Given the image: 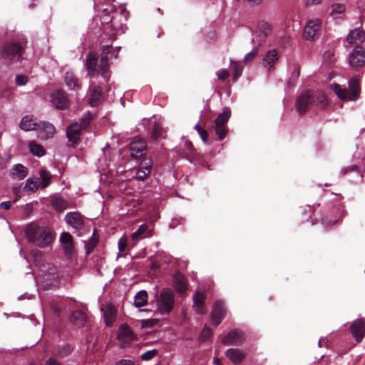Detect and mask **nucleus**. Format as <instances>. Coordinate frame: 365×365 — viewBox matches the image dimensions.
<instances>
[{
    "mask_svg": "<svg viewBox=\"0 0 365 365\" xmlns=\"http://www.w3.org/2000/svg\"><path fill=\"white\" fill-rule=\"evenodd\" d=\"M328 104V98L323 92L308 90L297 97L295 105L299 115H303L312 107L324 110Z\"/></svg>",
    "mask_w": 365,
    "mask_h": 365,
    "instance_id": "1",
    "label": "nucleus"
},
{
    "mask_svg": "<svg viewBox=\"0 0 365 365\" xmlns=\"http://www.w3.org/2000/svg\"><path fill=\"white\" fill-rule=\"evenodd\" d=\"M26 236L29 242L44 248L49 246L53 240V235L49 227L40 226L31 222L26 227Z\"/></svg>",
    "mask_w": 365,
    "mask_h": 365,
    "instance_id": "2",
    "label": "nucleus"
},
{
    "mask_svg": "<svg viewBox=\"0 0 365 365\" xmlns=\"http://www.w3.org/2000/svg\"><path fill=\"white\" fill-rule=\"evenodd\" d=\"M26 43L24 38L5 41L1 47V58L9 63L20 61Z\"/></svg>",
    "mask_w": 365,
    "mask_h": 365,
    "instance_id": "3",
    "label": "nucleus"
},
{
    "mask_svg": "<svg viewBox=\"0 0 365 365\" xmlns=\"http://www.w3.org/2000/svg\"><path fill=\"white\" fill-rule=\"evenodd\" d=\"M331 88L334 93L342 101H355L359 98L361 93L360 81L356 76L349 81V91L341 88L337 83H334Z\"/></svg>",
    "mask_w": 365,
    "mask_h": 365,
    "instance_id": "4",
    "label": "nucleus"
},
{
    "mask_svg": "<svg viewBox=\"0 0 365 365\" xmlns=\"http://www.w3.org/2000/svg\"><path fill=\"white\" fill-rule=\"evenodd\" d=\"M175 304V294L170 288H163L157 297V307L158 311L164 314H170Z\"/></svg>",
    "mask_w": 365,
    "mask_h": 365,
    "instance_id": "5",
    "label": "nucleus"
},
{
    "mask_svg": "<svg viewBox=\"0 0 365 365\" xmlns=\"http://www.w3.org/2000/svg\"><path fill=\"white\" fill-rule=\"evenodd\" d=\"M35 263L39 267L38 276L46 282L47 284H51L58 278L57 268L51 263L43 262L36 256L35 257Z\"/></svg>",
    "mask_w": 365,
    "mask_h": 365,
    "instance_id": "6",
    "label": "nucleus"
},
{
    "mask_svg": "<svg viewBox=\"0 0 365 365\" xmlns=\"http://www.w3.org/2000/svg\"><path fill=\"white\" fill-rule=\"evenodd\" d=\"M231 116V110L228 107H225L222 112L218 115L214 121L212 127L220 140H223L228 132L227 123Z\"/></svg>",
    "mask_w": 365,
    "mask_h": 365,
    "instance_id": "7",
    "label": "nucleus"
},
{
    "mask_svg": "<svg viewBox=\"0 0 365 365\" xmlns=\"http://www.w3.org/2000/svg\"><path fill=\"white\" fill-rule=\"evenodd\" d=\"M344 205L341 202L334 205L331 210L324 213L322 216V224L328 227L335 225L345 215Z\"/></svg>",
    "mask_w": 365,
    "mask_h": 365,
    "instance_id": "8",
    "label": "nucleus"
},
{
    "mask_svg": "<svg viewBox=\"0 0 365 365\" xmlns=\"http://www.w3.org/2000/svg\"><path fill=\"white\" fill-rule=\"evenodd\" d=\"M117 339L120 342V347L126 349L130 347L133 342L137 339L136 334L126 324L120 325L118 330Z\"/></svg>",
    "mask_w": 365,
    "mask_h": 365,
    "instance_id": "9",
    "label": "nucleus"
},
{
    "mask_svg": "<svg viewBox=\"0 0 365 365\" xmlns=\"http://www.w3.org/2000/svg\"><path fill=\"white\" fill-rule=\"evenodd\" d=\"M322 21L319 19L309 20L303 32V38L307 41H313L319 36Z\"/></svg>",
    "mask_w": 365,
    "mask_h": 365,
    "instance_id": "10",
    "label": "nucleus"
},
{
    "mask_svg": "<svg viewBox=\"0 0 365 365\" xmlns=\"http://www.w3.org/2000/svg\"><path fill=\"white\" fill-rule=\"evenodd\" d=\"M245 340L244 332L239 329H233L222 339V343L226 346H240Z\"/></svg>",
    "mask_w": 365,
    "mask_h": 365,
    "instance_id": "11",
    "label": "nucleus"
},
{
    "mask_svg": "<svg viewBox=\"0 0 365 365\" xmlns=\"http://www.w3.org/2000/svg\"><path fill=\"white\" fill-rule=\"evenodd\" d=\"M227 314V308L222 300H217L215 302L211 312L212 323L217 327L222 322Z\"/></svg>",
    "mask_w": 365,
    "mask_h": 365,
    "instance_id": "12",
    "label": "nucleus"
},
{
    "mask_svg": "<svg viewBox=\"0 0 365 365\" xmlns=\"http://www.w3.org/2000/svg\"><path fill=\"white\" fill-rule=\"evenodd\" d=\"M112 46L111 45H106L102 47V54L99 64V72L102 77L106 81H108L110 75H109V60L108 55L110 52Z\"/></svg>",
    "mask_w": 365,
    "mask_h": 365,
    "instance_id": "13",
    "label": "nucleus"
},
{
    "mask_svg": "<svg viewBox=\"0 0 365 365\" xmlns=\"http://www.w3.org/2000/svg\"><path fill=\"white\" fill-rule=\"evenodd\" d=\"M65 220L68 225L76 230H82L84 227L85 217L78 212H68Z\"/></svg>",
    "mask_w": 365,
    "mask_h": 365,
    "instance_id": "14",
    "label": "nucleus"
},
{
    "mask_svg": "<svg viewBox=\"0 0 365 365\" xmlns=\"http://www.w3.org/2000/svg\"><path fill=\"white\" fill-rule=\"evenodd\" d=\"M130 151L133 158H140L147 152V144L142 139H134L130 144Z\"/></svg>",
    "mask_w": 365,
    "mask_h": 365,
    "instance_id": "15",
    "label": "nucleus"
},
{
    "mask_svg": "<svg viewBox=\"0 0 365 365\" xmlns=\"http://www.w3.org/2000/svg\"><path fill=\"white\" fill-rule=\"evenodd\" d=\"M82 130L78 122H73L66 128V137L71 145L74 147L78 143L81 139Z\"/></svg>",
    "mask_w": 365,
    "mask_h": 365,
    "instance_id": "16",
    "label": "nucleus"
},
{
    "mask_svg": "<svg viewBox=\"0 0 365 365\" xmlns=\"http://www.w3.org/2000/svg\"><path fill=\"white\" fill-rule=\"evenodd\" d=\"M38 125V138L41 140L51 138L56 133V128L51 123L39 121Z\"/></svg>",
    "mask_w": 365,
    "mask_h": 365,
    "instance_id": "17",
    "label": "nucleus"
},
{
    "mask_svg": "<svg viewBox=\"0 0 365 365\" xmlns=\"http://www.w3.org/2000/svg\"><path fill=\"white\" fill-rule=\"evenodd\" d=\"M51 102L56 108L60 110H64L69 106L67 95L63 90L56 91L52 94Z\"/></svg>",
    "mask_w": 365,
    "mask_h": 365,
    "instance_id": "18",
    "label": "nucleus"
},
{
    "mask_svg": "<svg viewBox=\"0 0 365 365\" xmlns=\"http://www.w3.org/2000/svg\"><path fill=\"white\" fill-rule=\"evenodd\" d=\"M351 332L356 342H361L365 336V322L359 319L353 322L351 325Z\"/></svg>",
    "mask_w": 365,
    "mask_h": 365,
    "instance_id": "19",
    "label": "nucleus"
},
{
    "mask_svg": "<svg viewBox=\"0 0 365 365\" xmlns=\"http://www.w3.org/2000/svg\"><path fill=\"white\" fill-rule=\"evenodd\" d=\"M98 61V55L96 52H90L86 58V67L88 71L89 76L93 77L94 74L99 72V66L97 68V63Z\"/></svg>",
    "mask_w": 365,
    "mask_h": 365,
    "instance_id": "20",
    "label": "nucleus"
},
{
    "mask_svg": "<svg viewBox=\"0 0 365 365\" xmlns=\"http://www.w3.org/2000/svg\"><path fill=\"white\" fill-rule=\"evenodd\" d=\"M173 284L175 291L180 294H184L188 287L187 278L180 272H177L173 275Z\"/></svg>",
    "mask_w": 365,
    "mask_h": 365,
    "instance_id": "21",
    "label": "nucleus"
},
{
    "mask_svg": "<svg viewBox=\"0 0 365 365\" xmlns=\"http://www.w3.org/2000/svg\"><path fill=\"white\" fill-rule=\"evenodd\" d=\"M349 62L352 66L360 67L365 63V51L356 46L349 56Z\"/></svg>",
    "mask_w": 365,
    "mask_h": 365,
    "instance_id": "22",
    "label": "nucleus"
},
{
    "mask_svg": "<svg viewBox=\"0 0 365 365\" xmlns=\"http://www.w3.org/2000/svg\"><path fill=\"white\" fill-rule=\"evenodd\" d=\"M206 299V296L204 293L200 292L199 291H196L193 296V307L195 309V312L199 314H205L206 313L205 306V300Z\"/></svg>",
    "mask_w": 365,
    "mask_h": 365,
    "instance_id": "23",
    "label": "nucleus"
},
{
    "mask_svg": "<svg viewBox=\"0 0 365 365\" xmlns=\"http://www.w3.org/2000/svg\"><path fill=\"white\" fill-rule=\"evenodd\" d=\"M225 356L235 364H240L245 358V353L239 349L230 348L225 352Z\"/></svg>",
    "mask_w": 365,
    "mask_h": 365,
    "instance_id": "24",
    "label": "nucleus"
},
{
    "mask_svg": "<svg viewBox=\"0 0 365 365\" xmlns=\"http://www.w3.org/2000/svg\"><path fill=\"white\" fill-rule=\"evenodd\" d=\"M66 255H71L74 250V243L72 235L68 232H63L60 237Z\"/></svg>",
    "mask_w": 365,
    "mask_h": 365,
    "instance_id": "25",
    "label": "nucleus"
},
{
    "mask_svg": "<svg viewBox=\"0 0 365 365\" xmlns=\"http://www.w3.org/2000/svg\"><path fill=\"white\" fill-rule=\"evenodd\" d=\"M183 153L186 158L191 162L195 163L200 159L199 155L195 150L192 143L190 140H187L184 145Z\"/></svg>",
    "mask_w": 365,
    "mask_h": 365,
    "instance_id": "26",
    "label": "nucleus"
},
{
    "mask_svg": "<svg viewBox=\"0 0 365 365\" xmlns=\"http://www.w3.org/2000/svg\"><path fill=\"white\" fill-rule=\"evenodd\" d=\"M71 322L76 326L81 327L89 320L86 312L81 310H76L72 313Z\"/></svg>",
    "mask_w": 365,
    "mask_h": 365,
    "instance_id": "27",
    "label": "nucleus"
},
{
    "mask_svg": "<svg viewBox=\"0 0 365 365\" xmlns=\"http://www.w3.org/2000/svg\"><path fill=\"white\" fill-rule=\"evenodd\" d=\"M364 39L365 32L358 29L351 31L346 37V41L350 44L361 43L364 41Z\"/></svg>",
    "mask_w": 365,
    "mask_h": 365,
    "instance_id": "28",
    "label": "nucleus"
},
{
    "mask_svg": "<svg viewBox=\"0 0 365 365\" xmlns=\"http://www.w3.org/2000/svg\"><path fill=\"white\" fill-rule=\"evenodd\" d=\"M38 123L36 118L26 115L21 119L19 127L26 131L36 130H38Z\"/></svg>",
    "mask_w": 365,
    "mask_h": 365,
    "instance_id": "29",
    "label": "nucleus"
},
{
    "mask_svg": "<svg viewBox=\"0 0 365 365\" xmlns=\"http://www.w3.org/2000/svg\"><path fill=\"white\" fill-rule=\"evenodd\" d=\"M28 175V169L22 164H16L14 166L11 171V176L13 179L23 180Z\"/></svg>",
    "mask_w": 365,
    "mask_h": 365,
    "instance_id": "30",
    "label": "nucleus"
},
{
    "mask_svg": "<svg viewBox=\"0 0 365 365\" xmlns=\"http://www.w3.org/2000/svg\"><path fill=\"white\" fill-rule=\"evenodd\" d=\"M64 80L66 86L71 89H79L81 88V83L79 79L73 72H66L65 74Z\"/></svg>",
    "mask_w": 365,
    "mask_h": 365,
    "instance_id": "31",
    "label": "nucleus"
},
{
    "mask_svg": "<svg viewBox=\"0 0 365 365\" xmlns=\"http://www.w3.org/2000/svg\"><path fill=\"white\" fill-rule=\"evenodd\" d=\"M102 97V88L99 86H95L91 89V96L89 98V103L91 106H98Z\"/></svg>",
    "mask_w": 365,
    "mask_h": 365,
    "instance_id": "32",
    "label": "nucleus"
},
{
    "mask_svg": "<svg viewBox=\"0 0 365 365\" xmlns=\"http://www.w3.org/2000/svg\"><path fill=\"white\" fill-rule=\"evenodd\" d=\"M52 207L58 212H61L68 207V202L62 197H55L51 200Z\"/></svg>",
    "mask_w": 365,
    "mask_h": 365,
    "instance_id": "33",
    "label": "nucleus"
},
{
    "mask_svg": "<svg viewBox=\"0 0 365 365\" xmlns=\"http://www.w3.org/2000/svg\"><path fill=\"white\" fill-rule=\"evenodd\" d=\"M116 318V311L114 307L109 305L104 311V321L108 327H111Z\"/></svg>",
    "mask_w": 365,
    "mask_h": 365,
    "instance_id": "34",
    "label": "nucleus"
},
{
    "mask_svg": "<svg viewBox=\"0 0 365 365\" xmlns=\"http://www.w3.org/2000/svg\"><path fill=\"white\" fill-rule=\"evenodd\" d=\"M165 130L161 125L158 123H155L152 129L150 137L153 140L158 141L160 139L165 138Z\"/></svg>",
    "mask_w": 365,
    "mask_h": 365,
    "instance_id": "35",
    "label": "nucleus"
},
{
    "mask_svg": "<svg viewBox=\"0 0 365 365\" xmlns=\"http://www.w3.org/2000/svg\"><path fill=\"white\" fill-rule=\"evenodd\" d=\"M148 295L146 291L138 292L134 299V304L136 307H141L147 304Z\"/></svg>",
    "mask_w": 365,
    "mask_h": 365,
    "instance_id": "36",
    "label": "nucleus"
},
{
    "mask_svg": "<svg viewBox=\"0 0 365 365\" xmlns=\"http://www.w3.org/2000/svg\"><path fill=\"white\" fill-rule=\"evenodd\" d=\"M277 60L278 53L275 49L267 52L266 55L263 58V62L265 63L264 66H269L270 68L273 66L274 63Z\"/></svg>",
    "mask_w": 365,
    "mask_h": 365,
    "instance_id": "37",
    "label": "nucleus"
},
{
    "mask_svg": "<svg viewBox=\"0 0 365 365\" xmlns=\"http://www.w3.org/2000/svg\"><path fill=\"white\" fill-rule=\"evenodd\" d=\"M29 148L30 152L38 157H42L46 154V150L43 146L35 141H30L29 143Z\"/></svg>",
    "mask_w": 365,
    "mask_h": 365,
    "instance_id": "38",
    "label": "nucleus"
},
{
    "mask_svg": "<svg viewBox=\"0 0 365 365\" xmlns=\"http://www.w3.org/2000/svg\"><path fill=\"white\" fill-rule=\"evenodd\" d=\"M257 28L260 33L259 37L261 38V39L266 38L272 30L271 25L269 23L264 21H262L258 23Z\"/></svg>",
    "mask_w": 365,
    "mask_h": 365,
    "instance_id": "39",
    "label": "nucleus"
},
{
    "mask_svg": "<svg viewBox=\"0 0 365 365\" xmlns=\"http://www.w3.org/2000/svg\"><path fill=\"white\" fill-rule=\"evenodd\" d=\"M39 186V178H30L26 180V183L24 189L25 191H31L32 192H35L38 190Z\"/></svg>",
    "mask_w": 365,
    "mask_h": 365,
    "instance_id": "40",
    "label": "nucleus"
},
{
    "mask_svg": "<svg viewBox=\"0 0 365 365\" xmlns=\"http://www.w3.org/2000/svg\"><path fill=\"white\" fill-rule=\"evenodd\" d=\"M93 120V115L90 112H87L84 113L82 117L81 118L78 125H81V129L82 130H87L92 122Z\"/></svg>",
    "mask_w": 365,
    "mask_h": 365,
    "instance_id": "41",
    "label": "nucleus"
},
{
    "mask_svg": "<svg viewBox=\"0 0 365 365\" xmlns=\"http://www.w3.org/2000/svg\"><path fill=\"white\" fill-rule=\"evenodd\" d=\"M40 178L41 180V188H46L49 186L51 182V175L49 171L46 170H41Z\"/></svg>",
    "mask_w": 365,
    "mask_h": 365,
    "instance_id": "42",
    "label": "nucleus"
},
{
    "mask_svg": "<svg viewBox=\"0 0 365 365\" xmlns=\"http://www.w3.org/2000/svg\"><path fill=\"white\" fill-rule=\"evenodd\" d=\"M98 242V237L96 233V231L95 230L93 233L92 237H91V239L88 241V242L86 245L87 255L90 254L93 251L94 247H96Z\"/></svg>",
    "mask_w": 365,
    "mask_h": 365,
    "instance_id": "43",
    "label": "nucleus"
},
{
    "mask_svg": "<svg viewBox=\"0 0 365 365\" xmlns=\"http://www.w3.org/2000/svg\"><path fill=\"white\" fill-rule=\"evenodd\" d=\"M73 349L70 344H64L60 346L56 349V353L58 356L64 358L71 354Z\"/></svg>",
    "mask_w": 365,
    "mask_h": 365,
    "instance_id": "44",
    "label": "nucleus"
},
{
    "mask_svg": "<svg viewBox=\"0 0 365 365\" xmlns=\"http://www.w3.org/2000/svg\"><path fill=\"white\" fill-rule=\"evenodd\" d=\"M300 74V67L298 65H294V68L292 73L287 83L289 86H293Z\"/></svg>",
    "mask_w": 365,
    "mask_h": 365,
    "instance_id": "45",
    "label": "nucleus"
},
{
    "mask_svg": "<svg viewBox=\"0 0 365 365\" xmlns=\"http://www.w3.org/2000/svg\"><path fill=\"white\" fill-rule=\"evenodd\" d=\"M232 69L234 71L233 81H237L242 73L243 67L240 62L232 61Z\"/></svg>",
    "mask_w": 365,
    "mask_h": 365,
    "instance_id": "46",
    "label": "nucleus"
},
{
    "mask_svg": "<svg viewBox=\"0 0 365 365\" xmlns=\"http://www.w3.org/2000/svg\"><path fill=\"white\" fill-rule=\"evenodd\" d=\"M158 354V351L155 349L149 350L146 352L143 353L140 358L143 361H150L154 359Z\"/></svg>",
    "mask_w": 365,
    "mask_h": 365,
    "instance_id": "47",
    "label": "nucleus"
},
{
    "mask_svg": "<svg viewBox=\"0 0 365 365\" xmlns=\"http://www.w3.org/2000/svg\"><path fill=\"white\" fill-rule=\"evenodd\" d=\"M148 225L143 224L141 225L138 229L132 235V239L138 240V239L143 238L142 235L147 231Z\"/></svg>",
    "mask_w": 365,
    "mask_h": 365,
    "instance_id": "48",
    "label": "nucleus"
},
{
    "mask_svg": "<svg viewBox=\"0 0 365 365\" xmlns=\"http://www.w3.org/2000/svg\"><path fill=\"white\" fill-rule=\"evenodd\" d=\"M258 53H259V46H256L252 50V51H250L246 54L245 59H244V63L245 64H248L258 55Z\"/></svg>",
    "mask_w": 365,
    "mask_h": 365,
    "instance_id": "49",
    "label": "nucleus"
},
{
    "mask_svg": "<svg viewBox=\"0 0 365 365\" xmlns=\"http://www.w3.org/2000/svg\"><path fill=\"white\" fill-rule=\"evenodd\" d=\"M195 129L197 131L198 134L200 135L202 140L207 144L208 143V133L207 130L203 129L200 125L197 124L195 126Z\"/></svg>",
    "mask_w": 365,
    "mask_h": 365,
    "instance_id": "50",
    "label": "nucleus"
},
{
    "mask_svg": "<svg viewBox=\"0 0 365 365\" xmlns=\"http://www.w3.org/2000/svg\"><path fill=\"white\" fill-rule=\"evenodd\" d=\"M212 334V332L211 329L208 327H205L200 333V338L201 341H205L211 337Z\"/></svg>",
    "mask_w": 365,
    "mask_h": 365,
    "instance_id": "51",
    "label": "nucleus"
},
{
    "mask_svg": "<svg viewBox=\"0 0 365 365\" xmlns=\"http://www.w3.org/2000/svg\"><path fill=\"white\" fill-rule=\"evenodd\" d=\"M139 168L143 169L144 170H149L150 172L152 168L151 158H144L140 163Z\"/></svg>",
    "mask_w": 365,
    "mask_h": 365,
    "instance_id": "52",
    "label": "nucleus"
},
{
    "mask_svg": "<svg viewBox=\"0 0 365 365\" xmlns=\"http://www.w3.org/2000/svg\"><path fill=\"white\" fill-rule=\"evenodd\" d=\"M159 320L157 319H145L141 322V326L143 328H151L155 327Z\"/></svg>",
    "mask_w": 365,
    "mask_h": 365,
    "instance_id": "53",
    "label": "nucleus"
},
{
    "mask_svg": "<svg viewBox=\"0 0 365 365\" xmlns=\"http://www.w3.org/2000/svg\"><path fill=\"white\" fill-rule=\"evenodd\" d=\"M115 18V16L113 15H107V14H103V15H101V21H102V23L103 24H111V27L114 28L115 29V26L114 25V23H113V19Z\"/></svg>",
    "mask_w": 365,
    "mask_h": 365,
    "instance_id": "54",
    "label": "nucleus"
},
{
    "mask_svg": "<svg viewBox=\"0 0 365 365\" xmlns=\"http://www.w3.org/2000/svg\"><path fill=\"white\" fill-rule=\"evenodd\" d=\"M116 14V9L114 5H107L106 8L102 9V15H113L115 16Z\"/></svg>",
    "mask_w": 365,
    "mask_h": 365,
    "instance_id": "55",
    "label": "nucleus"
},
{
    "mask_svg": "<svg viewBox=\"0 0 365 365\" xmlns=\"http://www.w3.org/2000/svg\"><path fill=\"white\" fill-rule=\"evenodd\" d=\"M345 10V6L344 4H334L332 6L331 15L334 16L335 14H342Z\"/></svg>",
    "mask_w": 365,
    "mask_h": 365,
    "instance_id": "56",
    "label": "nucleus"
},
{
    "mask_svg": "<svg viewBox=\"0 0 365 365\" xmlns=\"http://www.w3.org/2000/svg\"><path fill=\"white\" fill-rule=\"evenodd\" d=\"M15 81L17 86H24L28 82V77L25 75H16Z\"/></svg>",
    "mask_w": 365,
    "mask_h": 365,
    "instance_id": "57",
    "label": "nucleus"
},
{
    "mask_svg": "<svg viewBox=\"0 0 365 365\" xmlns=\"http://www.w3.org/2000/svg\"><path fill=\"white\" fill-rule=\"evenodd\" d=\"M150 173L149 170H144L143 169L138 168L136 172V178L138 180H145L148 175Z\"/></svg>",
    "mask_w": 365,
    "mask_h": 365,
    "instance_id": "58",
    "label": "nucleus"
},
{
    "mask_svg": "<svg viewBox=\"0 0 365 365\" xmlns=\"http://www.w3.org/2000/svg\"><path fill=\"white\" fill-rule=\"evenodd\" d=\"M217 77L220 81H225L226 80L229 76L230 73L226 69H222L220 71L217 73Z\"/></svg>",
    "mask_w": 365,
    "mask_h": 365,
    "instance_id": "59",
    "label": "nucleus"
},
{
    "mask_svg": "<svg viewBox=\"0 0 365 365\" xmlns=\"http://www.w3.org/2000/svg\"><path fill=\"white\" fill-rule=\"evenodd\" d=\"M118 250L120 252H123L125 251L126 247H127V240L126 238L121 237L118 241Z\"/></svg>",
    "mask_w": 365,
    "mask_h": 365,
    "instance_id": "60",
    "label": "nucleus"
},
{
    "mask_svg": "<svg viewBox=\"0 0 365 365\" xmlns=\"http://www.w3.org/2000/svg\"><path fill=\"white\" fill-rule=\"evenodd\" d=\"M115 365H135V362L130 359H120L115 362Z\"/></svg>",
    "mask_w": 365,
    "mask_h": 365,
    "instance_id": "61",
    "label": "nucleus"
},
{
    "mask_svg": "<svg viewBox=\"0 0 365 365\" xmlns=\"http://www.w3.org/2000/svg\"><path fill=\"white\" fill-rule=\"evenodd\" d=\"M356 170H357L356 165H351V166H349V167L342 169L341 173L343 175H345L347 174L348 172L356 171Z\"/></svg>",
    "mask_w": 365,
    "mask_h": 365,
    "instance_id": "62",
    "label": "nucleus"
},
{
    "mask_svg": "<svg viewBox=\"0 0 365 365\" xmlns=\"http://www.w3.org/2000/svg\"><path fill=\"white\" fill-rule=\"evenodd\" d=\"M45 365H61L60 363L54 358L50 357L46 361Z\"/></svg>",
    "mask_w": 365,
    "mask_h": 365,
    "instance_id": "63",
    "label": "nucleus"
},
{
    "mask_svg": "<svg viewBox=\"0 0 365 365\" xmlns=\"http://www.w3.org/2000/svg\"><path fill=\"white\" fill-rule=\"evenodd\" d=\"M11 205V203L10 201H5V202H2L0 204V207L3 210H7L10 209Z\"/></svg>",
    "mask_w": 365,
    "mask_h": 365,
    "instance_id": "64",
    "label": "nucleus"
}]
</instances>
